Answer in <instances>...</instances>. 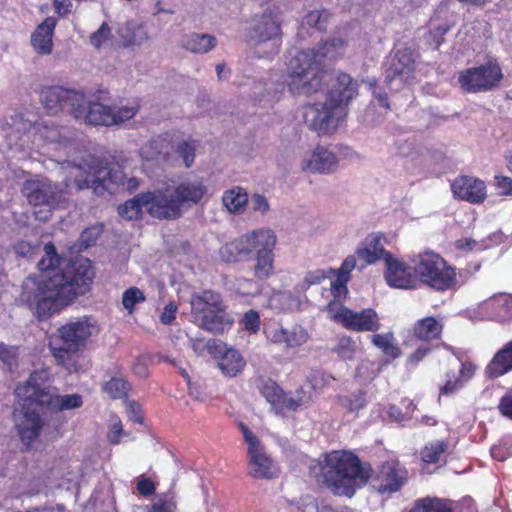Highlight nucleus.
Returning a JSON list of instances; mask_svg holds the SVG:
<instances>
[{
	"label": "nucleus",
	"mask_w": 512,
	"mask_h": 512,
	"mask_svg": "<svg viewBox=\"0 0 512 512\" xmlns=\"http://www.w3.org/2000/svg\"><path fill=\"white\" fill-rule=\"evenodd\" d=\"M417 282L437 290L446 291L457 285L455 269L433 251H424L412 259Z\"/></svg>",
	"instance_id": "11"
},
{
	"label": "nucleus",
	"mask_w": 512,
	"mask_h": 512,
	"mask_svg": "<svg viewBox=\"0 0 512 512\" xmlns=\"http://www.w3.org/2000/svg\"><path fill=\"white\" fill-rule=\"evenodd\" d=\"M216 42V38L212 35L190 33L181 38L180 45L182 48L192 53L204 54L213 49Z\"/></svg>",
	"instance_id": "36"
},
{
	"label": "nucleus",
	"mask_w": 512,
	"mask_h": 512,
	"mask_svg": "<svg viewBox=\"0 0 512 512\" xmlns=\"http://www.w3.org/2000/svg\"><path fill=\"white\" fill-rule=\"evenodd\" d=\"M118 36L124 47H140L150 40L148 26L138 20H130L118 28Z\"/></svg>",
	"instance_id": "26"
},
{
	"label": "nucleus",
	"mask_w": 512,
	"mask_h": 512,
	"mask_svg": "<svg viewBox=\"0 0 512 512\" xmlns=\"http://www.w3.org/2000/svg\"><path fill=\"white\" fill-rule=\"evenodd\" d=\"M371 341L387 357L395 359L400 356V349L394 343L393 333L374 334L371 337Z\"/></svg>",
	"instance_id": "38"
},
{
	"label": "nucleus",
	"mask_w": 512,
	"mask_h": 512,
	"mask_svg": "<svg viewBox=\"0 0 512 512\" xmlns=\"http://www.w3.org/2000/svg\"><path fill=\"white\" fill-rule=\"evenodd\" d=\"M45 255L39 261L38 265L41 271L48 272L54 270L60 264V257L52 243H47L44 246Z\"/></svg>",
	"instance_id": "51"
},
{
	"label": "nucleus",
	"mask_w": 512,
	"mask_h": 512,
	"mask_svg": "<svg viewBox=\"0 0 512 512\" xmlns=\"http://www.w3.org/2000/svg\"><path fill=\"white\" fill-rule=\"evenodd\" d=\"M146 297L142 290L137 287H130L122 295V305L131 314L137 304L143 303Z\"/></svg>",
	"instance_id": "50"
},
{
	"label": "nucleus",
	"mask_w": 512,
	"mask_h": 512,
	"mask_svg": "<svg viewBox=\"0 0 512 512\" xmlns=\"http://www.w3.org/2000/svg\"><path fill=\"white\" fill-rule=\"evenodd\" d=\"M410 512H452V509L445 500L426 498L418 501Z\"/></svg>",
	"instance_id": "41"
},
{
	"label": "nucleus",
	"mask_w": 512,
	"mask_h": 512,
	"mask_svg": "<svg viewBox=\"0 0 512 512\" xmlns=\"http://www.w3.org/2000/svg\"><path fill=\"white\" fill-rule=\"evenodd\" d=\"M321 502L312 496H305L297 507L299 512H319Z\"/></svg>",
	"instance_id": "64"
},
{
	"label": "nucleus",
	"mask_w": 512,
	"mask_h": 512,
	"mask_svg": "<svg viewBox=\"0 0 512 512\" xmlns=\"http://www.w3.org/2000/svg\"><path fill=\"white\" fill-rule=\"evenodd\" d=\"M451 190L456 198L471 204L483 203L487 197L485 182L473 176L457 177L451 184Z\"/></svg>",
	"instance_id": "22"
},
{
	"label": "nucleus",
	"mask_w": 512,
	"mask_h": 512,
	"mask_svg": "<svg viewBox=\"0 0 512 512\" xmlns=\"http://www.w3.org/2000/svg\"><path fill=\"white\" fill-rule=\"evenodd\" d=\"M449 26L440 25L433 27L428 34L427 41L430 45L434 46V48H438L442 42L444 35L448 32Z\"/></svg>",
	"instance_id": "59"
},
{
	"label": "nucleus",
	"mask_w": 512,
	"mask_h": 512,
	"mask_svg": "<svg viewBox=\"0 0 512 512\" xmlns=\"http://www.w3.org/2000/svg\"><path fill=\"white\" fill-rule=\"evenodd\" d=\"M216 351L218 367L225 376L236 377L243 371L246 361L237 349L221 344L216 347Z\"/></svg>",
	"instance_id": "25"
},
{
	"label": "nucleus",
	"mask_w": 512,
	"mask_h": 512,
	"mask_svg": "<svg viewBox=\"0 0 512 512\" xmlns=\"http://www.w3.org/2000/svg\"><path fill=\"white\" fill-rule=\"evenodd\" d=\"M308 338L307 331L301 326L295 325L289 329L286 328L285 347H300L308 341Z\"/></svg>",
	"instance_id": "48"
},
{
	"label": "nucleus",
	"mask_w": 512,
	"mask_h": 512,
	"mask_svg": "<svg viewBox=\"0 0 512 512\" xmlns=\"http://www.w3.org/2000/svg\"><path fill=\"white\" fill-rule=\"evenodd\" d=\"M98 332L99 326L92 317L83 316L67 321L57 329L49 343L56 362L70 373L79 372L85 361L80 352Z\"/></svg>",
	"instance_id": "6"
},
{
	"label": "nucleus",
	"mask_w": 512,
	"mask_h": 512,
	"mask_svg": "<svg viewBox=\"0 0 512 512\" xmlns=\"http://www.w3.org/2000/svg\"><path fill=\"white\" fill-rule=\"evenodd\" d=\"M40 99L48 113L57 114L67 110L73 116L74 109L83 102V91L48 86L41 90Z\"/></svg>",
	"instance_id": "16"
},
{
	"label": "nucleus",
	"mask_w": 512,
	"mask_h": 512,
	"mask_svg": "<svg viewBox=\"0 0 512 512\" xmlns=\"http://www.w3.org/2000/svg\"><path fill=\"white\" fill-rule=\"evenodd\" d=\"M176 510V501L172 494L158 495L151 504L150 512H174Z\"/></svg>",
	"instance_id": "54"
},
{
	"label": "nucleus",
	"mask_w": 512,
	"mask_h": 512,
	"mask_svg": "<svg viewBox=\"0 0 512 512\" xmlns=\"http://www.w3.org/2000/svg\"><path fill=\"white\" fill-rule=\"evenodd\" d=\"M267 339L275 344L285 345L286 328L283 327H271L265 331Z\"/></svg>",
	"instance_id": "62"
},
{
	"label": "nucleus",
	"mask_w": 512,
	"mask_h": 512,
	"mask_svg": "<svg viewBox=\"0 0 512 512\" xmlns=\"http://www.w3.org/2000/svg\"><path fill=\"white\" fill-rule=\"evenodd\" d=\"M103 390L113 399L125 397L130 390V384L120 377H113L107 381Z\"/></svg>",
	"instance_id": "47"
},
{
	"label": "nucleus",
	"mask_w": 512,
	"mask_h": 512,
	"mask_svg": "<svg viewBox=\"0 0 512 512\" xmlns=\"http://www.w3.org/2000/svg\"><path fill=\"white\" fill-rule=\"evenodd\" d=\"M56 26V19L47 17L31 36L33 48L40 54L47 55L52 52V37Z\"/></svg>",
	"instance_id": "31"
},
{
	"label": "nucleus",
	"mask_w": 512,
	"mask_h": 512,
	"mask_svg": "<svg viewBox=\"0 0 512 512\" xmlns=\"http://www.w3.org/2000/svg\"><path fill=\"white\" fill-rule=\"evenodd\" d=\"M433 347L429 343L421 344L407 359V365L416 367L431 351Z\"/></svg>",
	"instance_id": "58"
},
{
	"label": "nucleus",
	"mask_w": 512,
	"mask_h": 512,
	"mask_svg": "<svg viewBox=\"0 0 512 512\" xmlns=\"http://www.w3.org/2000/svg\"><path fill=\"white\" fill-rule=\"evenodd\" d=\"M169 142L161 136L152 138L140 148V156L144 161L157 163L168 162Z\"/></svg>",
	"instance_id": "34"
},
{
	"label": "nucleus",
	"mask_w": 512,
	"mask_h": 512,
	"mask_svg": "<svg viewBox=\"0 0 512 512\" xmlns=\"http://www.w3.org/2000/svg\"><path fill=\"white\" fill-rule=\"evenodd\" d=\"M110 36V28L106 23H102L100 28L90 37V43L99 48Z\"/></svg>",
	"instance_id": "61"
},
{
	"label": "nucleus",
	"mask_w": 512,
	"mask_h": 512,
	"mask_svg": "<svg viewBox=\"0 0 512 512\" xmlns=\"http://www.w3.org/2000/svg\"><path fill=\"white\" fill-rule=\"evenodd\" d=\"M247 204L253 212L260 213L261 215L266 214L270 209L268 199L259 193H254L250 198L248 197Z\"/></svg>",
	"instance_id": "56"
},
{
	"label": "nucleus",
	"mask_w": 512,
	"mask_h": 512,
	"mask_svg": "<svg viewBox=\"0 0 512 512\" xmlns=\"http://www.w3.org/2000/svg\"><path fill=\"white\" fill-rule=\"evenodd\" d=\"M318 468L324 483L336 495L352 497L371 477L369 465H363L352 452L335 450L324 455L313 467Z\"/></svg>",
	"instance_id": "5"
},
{
	"label": "nucleus",
	"mask_w": 512,
	"mask_h": 512,
	"mask_svg": "<svg viewBox=\"0 0 512 512\" xmlns=\"http://www.w3.org/2000/svg\"><path fill=\"white\" fill-rule=\"evenodd\" d=\"M73 117L79 122L93 126H113L112 106L98 101H89L83 92V102L74 109Z\"/></svg>",
	"instance_id": "20"
},
{
	"label": "nucleus",
	"mask_w": 512,
	"mask_h": 512,
	"mask_svg": "<svg viewBox=\"0 0 512 512\" xmlns=\"http://www.w3.org/2000/svg\"><path fill=\"white\" fill-rule=\"evenodd\" d=\"M442 331L443 324L432 316L417 320L413 326V335L424 343L440 339Z\"/></svg>",
	"instance_id": "35"
},
{
	"label": "nucleus",
	"mask_w": 512,
	"mask_h": 512,
	"mask_svg": "<svg viewBox=\"0 0 512 512\" xmlns=\"http://www.w3.org/2000/svg\"><path fill=\"white\" fill-rule=\"evenodd\" d=\"M448 442L445 440H435L428 443L421 451V458L425 463L435 464L441 459V456L447 451Z\"/></svg>",
	"instance_id": "40"
},
{
	"label": "nucleus",
	"mask_w": 512,
	"mask_h": 512,
	"mask_svg": "<svg viewBox=\"0 0 512 512\" xmlns=\"http://www.w3.org/2000/svg\"><path fill=\"white\" fill-rule=\"evenodd\" d=\"M61 169L67 174V188H91L95 194L103 195L104 192L112 194L124 185L125 175L121 167L110 165L93 155H85L73 161L67 160L62 163Z\"/></svg>",
	"instance_id": "4"
},
{
	"label": "nucleus",
	"mask_w": 512,
	"mask_h": 512,
	"mask_svg": "<svg viewBox=\"0 0 512 512\" xmlns=\"http://www.w3.org/2000/svg\"><path fill=\"white\" fill-rule=\"evenodd\" d=\"M231 289L240 296H255L260 293L261 285L257 280L240 277L231 283Z\"/></svg>",
	"instance_id": "42"
},
{
	"label": "nucleus",
	"mask_w": 512,
	"mask_h": 512,
	"mask_svg": "<svg viewBox=\"0 0 512 512\" xmlns=\"http://www.w3.org/2000/svg\"><path fill=\"white\" fill-rule=\"evenodd\" d=\"M123 434L122 424L118 417H111L110 419V431L108 433V439L113 444H118L120 437Z\"/></svg>",
	"instance_id": "63"
},
{
	"label": "nucleus",
	"mask_w": 512,
	"mask_h": 512,
	"mask_svg": "<svg viewBox=\"0 0 512 512\" xmlns=\"http://www.w3.org/2000/svg\"><path fill=\"white\" fill-rule=\"evenodd\" d=\"M408 472L406 469L395 464L383 466L382 480L378 491L381 494L398 491L407 481Z\"/></svg>",
	"instance_id": "30"
},
{
	"label": "nucleus",
	"mask_w": 512,
	"mask_h": 512,
	"mask_svg": "<svg viewBox=\"0 0 512 512\" xmlns=\"http://www.w3.org/2000/svg\"><path fill=\"white\" fill-rule=\"evenodd\" d=\"M446 378L444 385L440 388V395H452L464 386V383L456 376L455 372L447 373Z\"/></svg>",
	"instance_id": "57"
},
{
	"label": "nucleus",
	"mask_w": 512,
	"mask_h": 512,
	"mask_svg": "<svg viewBox=\"0 0 512 512\" xmlns=\"http://www.w3.org/2000/svg\"><path fill=\"white\" fill-rule=\"evenodd\" d=\"M140 110L138 100H133L125 105L112 106L113 126L120 125L132 119Z\"/></svg>",
	"instance_id": "39"
},
{
	"label": "nucleus",
	"mask_w": 512,
	"mask_h": 512,
	"mask_svg": "<svg viewBox=\"0 0 512 512\" xmlns=\"http://www.w3.org/2000/svg\"><path fill=\"white\" fill-rule=\"evenodd\" d=\"M340 405L351 413H358L367 404L366 393L362 390L339 398Z\"/></svg>",
	"instance_id": "43"
},
{
	"label": "nucleus",
	"mask_w": 512,
	"mask_h": 512,
	"mask_svg": "<svg viewBox=\"0 0 512 512\" xmlns=\"http://www.w3.org/2000/svg\"><path fill=\"white\" fill-rule=\"evenodd\" d=\"M495 187L499 195L512 196V178L509 176L495 175Z\"/></svg>",
	"instance_id": "60"
},
{
	"label": "nucleus",
	"mask_w": 512,
	"mask_h": 512,
	"mask_svg": "<svg viewBox=\"0 0 512 512\" xmlns=\"http://www.w3.org/2000/svg\"><path fill=\"white\" fill-rule=\"evenodd\" d=\"M337 167L338 158L335 153L320 145L301 160V169L311 173L331 174L337 170Z\"/></svg>",
	"instance_id": "24"
},
{
	"label": "nucleus",
	"mask_w": 512,
	"mask_h": 512,
	"mask_svg": "<svg viewBox=\"0 0 512 512\" xmlns=\"http://www.w3.org/2000/svg\"><path fill=\"white\" fill-rule=\"evenodd\" d=\"M15 394L18 408L14 410V422L18 435L23 443L30 445L38 438L44 426L40 412L45 409L39 401L35 390L28 379L17 386Z\"/></svg>",
	"instance_id": "8"
},
{
	"label": "nucleus",
	"mask_w": 512,
	"mask_h": 512,
	"mask_svg": "<svg viewBox=\"0 0 512 512\" xmlns=\"http://www.w3.org/2000/svg\"><path fill=\"white\" fill-rule=\"evenodd\" d=\"M249 464L251 467L250 474L254 478H273L277 473V467L273 461L266 455L263 447H257L248 451Z\"/></svg>",
	"instance_id": "29"
},
{
	"label": "nucleus",
	"mask_w": 512,
	"mask_h": 512,
	"mask_svg": "<svg viewBox=\"0 0 512 512\" xmlns=\"http://www.w3.org/2000/svg\"><path fill=\"white\" fill-rule=\"evenodd\" d=\"M21 192L30 205L48 208L44 216L36 214L37 218L46 221L51 211L63 200L64 188L46 177H37L26 180Z\"/></svg>",
	"instance_id": "12"
},
{
	"label": "nucleus",
	"mask_w": 512,
	"mask_h": 512,
	"mask_svg": "<svg viewBox=\"0 0 512 512\" xmlns=\"http://www.w3.org/2000/svg\"><path fill=\"white\" fill-rule=\"evenodd\" d=\"M269 230V228L253 230L226 243L219 250L221 259L225 262H238L249 259L256 250L261 236L266 235Z\"/></svg>",
	"instance_id": "18"
},
{
	"label": "nucleus",
	"mask_w": 512,
	"mask_h": 512,
	"mask_svg": "<svg viewBox=\"0 0 512 512\" xmlns=\"http://www.w3.org/2000/svg\"><path fill=\"white\" fill-rule=\"evenodd\" d=\"M327 276L328 274L323 269L308 271L303 280L296 285L295 289L298 293H304L309 287L320 284Z\"/></svg>",
	"instance_id": "49"
},
{
	"label": "nucleus",
	"mask_w": 512,
	"mask_h": 512,
	"mask_svg": "<svg viewBox=\"0 0 512 512\" xmlns=\"http://www.w3.org/2000/svg\"><path fill=\"white\" fill-rule=\"evenodd\" d=\"M345 52V42L341 38H332L320 43L317 49L302 50L296 53L288 63L287 76L274 73L264 83H254V98L261 101L265 95L272 99L281 92L285 85L293 95H312L323 90L324 83H333L340 72L329 73L322 68V61L336 60Z\"/></svg>",
	"instance_id": "1"
},
{
	"label": "nucleus",
	"mask_w": 512,
	"mask_h": 512,
	"mask_svg": "<svg viewBox=\"0 0 512 512\" xmlns=\"http://www.w3.org/2000/svg\"><path fill=\"white\" fill-rule=\"evenodd\" d=\"M191 314L201 328L213 333H223L233 324L221 295L210 290L192 296Z\"/></svg>",
	"instance_id": "10"
},
{
	"label": "nucleus",
	"mask_w": 512,
	"mask_h": 512,
	"mask_svg": "<svg viewBox=\"0 0 512 512\" xmlns=\"http://www.w3.org/2000/svg\"><path fill=\"white\" fill-rule=\"evenodd\" d=\"M261 394L274 408H277L283 390L275 382L267 381L261 387Z\"/></svg>",
	"instance_id": "53"
},
{
	"label": "nucleus",
	"mask_w": 512,
	"mask_h": 512,
	"mask_svg": "<svg viewBox=\"0 0 512 512\" xmlns=\"http://www.w3.org/2000/svg\"><path fill=\"white\" fill-rule=\"evenodd\" d=\"M493 237H496V235L489 236L488 239H482L480 241L473 238H462L455 242V246L462 251H482L496 244L497 240L494 241L492 239Z\"/></svg>",
	"instance_id": "46"
},
{
	"label": "nucleus",
	"mask_w": 512,
	"mask_h": 512,
	"mask_svg": "<svg viewBox=\"0 0 512 512\" xmlns=\"http://www.w3.org/2000/svg\"><path fill=\"white\" fill-rule=\"evenodd\" d=\"M241 323L247 332L256 334L260 329V315L257 311L251 309L243 315Z\"/></svg>",
	"instance_id": "55"
},
{
	"label": "nucleus",
	"mask_w": 512,
	"mask_h": 512,
	"mask_svg": "<svg viewBox=\"0 0 512 512\" xmlns=\"http://www.w3.org/2000/svg\"><path fill=\"white\" fill-rule=\"evenodd\" d=\"M355 255L360 261H362L359 268L363 269L367 265H371L379 259H384L386 262V256L391 254L384 249L381 237L369 236L358 245Z\"/></svg>",
	"instance_id": "27"
},
{
	"label": "nucleus",
	"mask_w": 512,
	"mask_h": 512,
	"mask_svg": "<svg viewBox=\"0 0 512 512\" xmlns=\"http://www.w3.org/2000/svg\"><path fill=\"white\" fill-rule=\"evenodd\" d=\"M327 313L331 320L351 331L376 333L381 328L378 313L372 308L354 311L339 301H331L327 305Z\"/></svg>",
	"instance_id": "13"
},
{
	"label": "nucleus",
	"mask_w": 512,
	"mask_h": 512,
	"mask_svg": "<svg viewBox=\"0 0 512 512\" xmlns=\"http://www.w3.org/2000/svg\"><path fill=\"white\" fill-rule=\"evenodd\" d=\"M503 78L498 63L488 61L478 67L466 69L459 74L461 88L468 93L486 92L495 88Z\"/></svg>",
	"instance_id": "15"
},
{
	"label": "nucleus",
	"mask_w": 512,
	"mask_h": 512,
	"mask_svg": "<svg viewBox=\"0 0 512 512\" xmlns=\"http://www.w3.org/2000/svg\"><path fill=\"white\" fill-rule=\"evenodd\" d=\"M481 309L486 311L488 318L497 321L512 319V295L506 293L495 294L481 304Z\"/></svg>",
	"instance_id": "28"
},
{
	"label": "nucleus",
	"mask_w": 512,
	"mask_h": 512,
	"mask_svg": "<svg viewBox=\"0 0 512 512\" xmlns=\"http://www.w3.org/2000/svg\"><path fill=\"white\" fill-rule=\"evenodd\" d=\"M222 202L231 213H241L248 203V194L241 187H233L224 192Z\"/></svg>",
	"instance_id": "37"
},
{
	"label": "nucleus",
	"mask_w": 512,
	"mask_h": 512,
	"mask_svg": "<svg viewBox=\"0 0 512 512\" xmlns=\"http://www.w3.org/2000/svg\"><path fill=\"white\" fill-rule=\"evenodd\" d=\"M93 278L91 261L77 257L61 273L29 278L23 284L21 301L34 310L39 319H45L87 293Z\"/></svg>",
	"instance_id": "2"
},
{
	"label": "nucleus",
	"mask_w": 512,
	"mask_h": 512,
	"mask_svg": "<svg viewBox=\"0 0 512 512\" xmlns=\"http://www.w3.org/2000/svg\"><path fill=\"white\" fill-rule=\"evenodd\" d=\"M247 35L258 58H274L281 49L283 37L278 15L271 10L255 15Z\"/></svg>",
	"instance_id": "9"
},
{
	"label": "nucleus",
	"mask_w": 512,
	"mask_h": 512,
	"mask_svg": "<svg viewBox=\"0 0 512 512\" xmlns=\"http://www.w3.org/2000/svg\"><path fill=\"white\" fill-rule=\"evenodd\" d=\"M160 206L156 190L147 191L136 195L133 199L126 201L123 205L118 208L119 215L128 220H134L140 218L143 209L147 211L152 217L158 219H164L153 212V209Z\"/></svg>",
	"instance_id": "23"
},
{
	"label": "nucleus",
	"mask_w": 512,
	"mask_h": 512,
	"mask_svg": "<svg viewBox=\"0 0 512 512\" xmlns=\"http://www.w3.org/2000/svg\"><path fill=\"white\" fill-rule=\"evenodd\" d=\"M276 235L273 230L261 236L260 242L254 251V265L253 275L257 280H266L270 278L275 272L274 266V253L273 250L276 246Z\"/></svg>",
	"instance_id": "19"
},
{
	"label": "nucleus",
	"mask_w": 512,
	"mask_h": 512,
	"mask_svg": "<svg viewBox=\"0 0 512 512\" xmlns=\"http://www.w3.org/2000/svg\"><path fill=\"white\" fill-rule=\"evenodd\" d=\"M512 370V340L506 343L489 362L486 374L491 378L500 377Z\"/></svg>",
	"instance_id": "32"
},
{
	"label": "nucleus",
	"mask_w": 512,
	"mask_h": 512,
	"mask_svg": "<svg viewBox=\"0 0 512 512\" xmlns=\"http://www.w3.org/2000/svg\"><path fill=\"white\" fill-rule=\"evenodd\" d=\"M50 373L47 369L32 372L28 378L31 386L37 390L39 401L45 409L52 413L79 408L82 406V397L79 394L53 395L46 388Z\"/></svg>",
	"instance_id": "14"
},
{
	"label": "nucleus",
	"mask_w": 512,
	"mask_h": 512,
	"mask_svg": "<svg viewBox=\"0 0 512 512\" xmlns=\"http://www.w3.org/2000/svg\"><path fill=\"white\" fill-rule=\"evenodd\" d=\"M160 206L153 212L164 219H177L182 216L183 209L199 204L207 193V186L201 178H186L178 182L170 191L156 190Z\"/></svg>",
	"instance_id": "7"
},
{
	"label": "nucleus",
	"mask_w": 512,
	"mask_h": 512,
	"mask_svg": "<svg viewBox=\"0 0 512 512\" xmlns=\"http://www.w3.org/2000/svg\"><path fill=\"white\" fill-rule=\"evenodd\" d=\"M330 85L324 102L303 107L304 123L318 135H331L338 129L347 116L350 101L358 93L357 81L346 73H339Z\"/></svg>",
	"instance_id": "3"
},
{
	"label": "nucleus",
	"mask_w": 512,
	"mask_h": 512,
	"mask_svg": "<svg viewBox=\"0 0 512 512\" xmlns=\"http://www.w3.org/2000/svg\"><path fill=\"white\" fill-rule=\"evenodd\" d=\"M39 135L48 143L68 147L74 141L76 134L74 129L70 127H59L45 123L39 128Z\"/></svg>",
	"instance_id": "33"
},
{
	"label": "nucleus",
	"mask_w": 512,
	"mask_h": 512,
	"mask_svg": "<svg viewBox=\"0 0 512 512\" xmlns=\"http://www.w3.org/2000/svg\"><path fill=\"white\" fill-rule=\"evenodd\" d=\"M385 264V279L390 287L407 290L418 286L414 266L411 267L392 255L386 256Z\"/></svg>",
	"instance_id": "21"
},
{
	"label": "nucleus",
	"mask_w": 512,
	"mask_h": 512,
	"mask_svg": "<svg viewBox=\"0 0 512 512\" xmlns=\"http://www.w3.org/2000/svg\"><path fill=\"white\" fill-rule=\"evenodd\" d=\"M197 142L195 140H182L174 147L175 154L181 158L185 167L189 168L193 165L195 159Z\"/></svg>",
	"instance_id": "44"
},
{
	"label": "nucleus",
	"mask_w": 512,
	"mask_h": 512,
	"mask_svg": "<svg viewBox=\"0 0 512 512\" xmlns=\"http://www.w3.org/2000/svg\"><path fill=\"white\" fill-rule=\"evenodd\" d=\"M331 14L327 10H313L304 17V23L318 30H325Z\"/></svg>",
	"instance_id": "52"
},
{
	"label": "nucleus",
	"mask_w": 512,
	"mask_h": 512,
	"mask_svg": "<svg viewBox=\"0 0 512 512\" xmlns=\"http://www.w3.org/2000/svg\"><path fill=\"white\" fill-rule=\"evenodd\" d=\"M356 343L349 336H341L337 339L332 351L342 360H352L356 353Z\"/></svg>",
	"instance_id": "45"
},
{
	"label": "nucleus",
	"mask_w": 512,
	"mask_h": 512,
	"mask_svg": "<svg viewBox=\"0 0 512 512\" xmlns=\"http://www.w3.org/2000/svg\"><path fill=\"white\" fill-rule=\"evenodd\" d=\"M385 84L391 90H399L413 77L415 59L411 51L400 49L386 63Z\"/></svg>",
	"instance_id": "17"
}]
</instances>
